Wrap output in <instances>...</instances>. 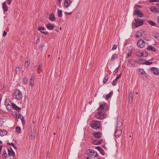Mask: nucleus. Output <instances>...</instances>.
Wrapping results in <instances>:
<instances>
[{
    "label": "nucleus",
    "instance_id": "f257e3e1",
    "mask_svg": "<svg viewBox=\"0 0 159 159\" xmlns=\"http://www.w3.org/2000/svg\"><path fill=\"white\" fill-rule=\"evenodd\" d=\"M104 109V107L103 105L102 104L100 105L98 109V111L95 116V117L96 118L98 119H102L104 118V114L103 111Z\"/></svg>",
    "mask_w": 159,
    "mask_h": 159
},
{
    "label": "nucleus",
    "instance_id": "f03ea898",
    "mask_svg": "<svg viewBox=\"0 0 159 159\" xmlns=\"http://www.w3.org/2000/svg\"><path fill=\"white\" fill-rule=\"evenodd\" d=\"M21 92L18 89H16L14 91L13 97L14 98L17 100L20 99L22 97Z\"/></svg>",
    "mask_w": 159,
    "mask_h": 159
},
{
    "label": "nucleus",
    "instance_id": "7ed1b4c3",
    "mask_svg": "<svg viewBox=\"0 0 159 159\" xmlns=\"http://www.w3.org/2000/svg\"><path fill=\"white\" fill-rule=\"evenodd\" d=\"M101 121L97 120H93L92 121L91 126L93 129L97 130L101 128V125H100Z\"/></svg>",
    "mask_w": 159,
    "mask_h": 159
},
{
    "label": "nucleus",
    "instance_id": "20e7f679",
    "mask_svg": "<svg viewBox=\"0 0 159 159\" xmlns=\"http://www.w3.org/2000/svg\"><path fill=\"white\" fill-rule=\"evenodd\" d=\"M134 21L135 27H139L142 25L143 24V21L141 19H139L138 18L135 19Z\"/></svg>",
    "mask_w": 159,
    "mask_h": 159
},
{
    "label": "nucleus",
    "instance_id": "39448f33",
    "mask_svg": "<svg viewBox=\"0 0 159 159\" xmlns=\"http://www.w3.org/2000/svg\"><path fill=\"white\" fill-rule=\"evenodd\" d=\"M146 43H147L145 41L140 39L138 41L137 44L139 48H142L144 47Z\"/></svg>",
    "mask_w": 159,
    "mask_h": 159
},
{
    "label": "nucleus",
    "instance_id": "423d86ee",
    "mask_svg": "<svg viewBox=\"0 0 159 159\" xmlns=\"http://www.w3.org/2000/svg\"><path fill=\"white\" fill-rule=\"evenodd\" d=\"M144 32L143 31L140 30L137 31L135 36L136 38H139L140 37H144Z\"/></svg>",
    "mask_w": 159,
    "mask_h": 159
},
{
    "label": "nucleus",
    "instance_id": "0eeeda50",
    "mask_svg": "<svg viewBox=\"0 0 159 159\" xmlns=\"http://www.w3.org/2000/svg\"><path fill=\"white\" fill-rule=\"evenodd\" d=\"M46 29L45 28L42 26H39L38 27V30L41 33L45 35H47L48 34V32L42 31V30H44Z\"/></svg>",
    "mask_w": 159,
    "mask_h": 159
},
{
    "label": "nucleus",
    "instance_id": "6e6552de",
    "mask_svg": "<svg viewBox=\"0 0 159 159\" xmlns=\"http://www.w3.org/2000/svg\"><path fill=\"white\" fill-rule=\"evenodd\" d=\"M152 72L155 75H159V69L156 67H152L151 68Z\"/></svg>",
    "mask_w": 159,
    "mask_h": 159
},
{
    "label": "nucleus",
    "instance_id": "1a4fd4ad",
    "mask_svg": "<svg viewBox=\"0 0 159 159\" xmlns=\"http://www.w3.org/2000/svg\"><path fill=\"white\" fill-rule=\"evenodd\" d=\"M72 2V0H65L64 6L66 8L68 7Z\"/></svg>",
    "mask_w": 159,
    "mask_h": 159
},
{
    "label": "nucleus",
    "instance_id": "9d476101",
    "mask_svg": "<svg viewBox=\"0 0 159 159\" xmlns=\"http://www.w3.org/2000/svg\"><path fill=\"white\" fill-rule=\"evenodd\" d=\"M90 152V153L92 154L93 153H95V155H93V157H98V154L97 152H95L92 149H90L89 150H87V152Z\"/></svg>",
    "mask_w": 159,
    "mask_h": 159
},
{
    "label": "nucleus",
    "instance_id": "9b49d317",
    "mask_svg": "<svg viewBox=\"0 0 159 159\" xmlns=\"http://www.w3.org/2000/svg\"><path fill=\"white\" fill-rule=\"evenodd\" d=\"M134 12L135 13L138 15V16L139 17H142L143 14L142 11H139L138 8H136L134 11Z\"/></svg>",
    "mask_w": 159,
    "mask_h": 159
},
{
    "label": "nucleus",
    "instance_id": "f8f14e48",
    "mask_svg": "<svg viewBox=\"0 0 159 159\" xmlns=\"http://www.w3.org/2000/svg\"><path fill=\"white\" fill-rule=\"evenodd\" d=\"M122 123L120 122H118L116 124V129L115 130H121L122 129Z\"/></svg>",
    "mask_w": 159,
    "mask_h": 159
},
{
    "label": "nucleus",
    "instance_id": "ddd939ff",
    "mask_svg": "<svg viewBox=\"0 0 159 159\" xmlns=\"http://www.w3.org/2000/svg\"><path fill=\"white\" fill-rule=\"evenodd\" d=\"M121 134V131L120 130H115V137L116 138H119Z\"/></svg>",
    "mask_w": 159,
    "mask_h": 159
},
{
    "label": "nucleus",
    "instance_id": "4468645a",
    "mask_svg": "<svg viewBox=\"0 0 159 159\" xmlns=\"http://www.w3.org/2000/svg\"><path fill=\"white\" fill-rule=\"evenodd\" d=\"M102 142V139H94L93 141V144L95 145H99Z\"/></svg>",
    "mask_w": 159,
    "mask_h": 159
},
{
    "label": "nucleus",
    "instance_id": "2eb2a0df",
    "mask_svg": "<svg viewBox=\"0 0 159 159\" xmlns=\"http://www.w3.org/2000/svg\"><path fill=\"white\" fill-rule=\"evenodd\" d=\"M150 10L151 11L154 13H159V10H158V9L156 7H151L150 8Z\"/></svg>",
    "mask_w": 159,
    "mask_h": 159
},
{
    "label": "nucleus",
    "instance_id": "dca6fc26",
    "mask_svg": "<svg viewBox=\"0 0 159 159\" xmlns=\"http://www.w3.org/2000/svg\"><path fill=\"white\" fill-rule=\"evenodd\" d=\"M11 106L12 107L13 109H14L15 110L17 111H20L21 109L19 107L14 103H12L11 104Z\"/></svg>",
    "mask_w": 159,
    "mask_h": 159
},
{
    "label": "nucleus",
    "instance_id": "f3484780",
    "mask_svg": "<svg viewBox=\"0 0 159 159\" xmlns=\"http://www.w3.org/2000/svg\"><path fill=\"white\" fill-rule=\"evenodd\" d=\"M49 19L52 21H54L56 20V18L53 13L51 14L49 17Z\"/></svg>",
    "mask_w": 159,
    "mask_h": 159
},
{
    "label": "nucleus",
    "instance_id": "a211bd4d",
    "mask_svg": "<svg viewBox=\"0 0 159 159\" xmlns=\"http://www.w3.org/2000/svg\"><path fill=\"white\" fill-rule=\"evenodd\" d=\"M93 136L96 138H100L101 136V134L100 132H96L93 134Z\"/></svg>",
    "mask_w": 159,
    "mask_h": 159
},
{
    "label": "nucleus",
    "instance_id": "6ab92c4d",
    "mask_svg": "<svg viewBox=\"0 0 159 159\" xmlns=\"http://www.w3.org/2000/svg\"><path fill=\"white\" fill-rule=\"evenodd\" d=\"M2 8L4 12L7 11L8 10V7L6 5L5 2H4L2 4Z\"/></svg>",
    "mask_w": 159,
    "mask_h": 159
},
{
    "label": "nucleus",
    "instance_id": "aec40b11",
    "mask_svg": "<svg viewBox=\"0 0 159 159\" xmlns=\"http://www.w3.org/2000/svg\"><path fill=\"white\" fill-rule=\"evenodd\" d=\"M153 36L157 39H159V33L157 32H154L152 33Z\"/></svg>",
    "mask_w": 159,
    "mask_h": 159
},
{
    "label": "nucleus",
    "instance_id": "412c9836",
    "mask_svg": "<svg viewBox=\"0 0 159 159\" xmlns=\"http://www.w3.org/2000/svg\"><path fill=\"white\" fill-rule=\"evenodd\" d=\"M46 27L47 29L50 30H52L54 28V26L50 23H48L46 25Z\"/></svg>",
    "mask_w": 159,
    "mask_h": 159
},
{
    "label": "nucleus",
    "instance_id": "4be33fe9",
    "mask_svg": "<svg viewBox=\"0 0 159 159\" xmlns=\"http://www.w3.org/2000/svg\"><path fill=\"white\" fill-rule=\"evenodd\" d=\"M7 131L5 130H0V135L3 136L6 135L7 134Z\"/></svg>",
    "mask_w": 159,
    "mask_h": 159
},
{
    "label": "nucleus",
    "instance_id": "5701e85b",
    "mask_svg": "<svg viewBox=\"0 0 159 159\" xmlns=\"http://www.w3.org/2000/svg\"><path fill=\"white\" fill-rule=\"evenodd\" d=\"M147 50L149 51H153L156 52V49L153 46H149L147 48Z\"/></svg>",
    "mask_w": 159,
    "mask_h": 159
},
{
    "label": "nucleus",
    "instance_id": "b1692460",
    "mask_svg": "<svg viewBox=\"0 0 159 159\" xmlns=\"http://www.w3.org/2000/svg\"><path fill=\"white\" fill-rule=\"evenodd\" d=\"M109 75L108 74H107L106 75V76L104 78V79L103 80V82L104 84H105V83H106V82H107L108 79H109Z\"/></svg>",
    "mask_w": 159,
    "mask_h": 159
},
{
    "label": "nucleus",
    "instance_id": "393cba45",
    "mask_svg": "<svg viewBox=\"0 0 159 159\" xmlns=\"http://www.w3.org/2000/svg\"><path fill=\"white\" fill-rule=\"evenodd\" d=\"M132 90H131V91L129 95V101H130L132 102L133 100V95L132 92H131Z\"/></svg>",
    "mask_w": 159,
    "mask_h": 159
},
{
    "label": "nucleus",
    "instance_id": "a878e982",
    "mask_svg": "<svg viewBox=\"0 0 159 159\" xmlns=\"http://www.w3.org/2000/svg\"><path fill=\"white\" fill-rule=\"evenodd\" d=\"M117 57L118 56L116 54H113L112 56V57L111 58V61H113L114 60L117 58Z\"/></svg>",
    "mask_w": 159,
    "mask_h": 159
},
{
    "label": "nucleus",
    "instance_id": "bb28decb",
    "mask_svg": "<svg viewBox=\"0 0 159 159\" xmlns=\"http://www.w3.org/2000/svg\"><path fill=\"white\" fill-rule=\"evenodd\" d=\"M62 11L61 10H59V9H58L57 15L58 17H61L62 16Z\"/></svg>",
    "mask_w": 159,
    "mask_h": 159
},
{
    "label": "nucleus",
    "instance_id": "cd10ccee",
    "mask_svg": "<svg viewBox=\"0 0 159 159\" xmlns=\"http://www.w3.org/2000/svg\"><path fill=\"white\" fill-rule=\"evenodd\" d=\"M147 22L149 24L152 26H155L156 25V23L152 21L148 20Z\"/></svg>",
    "mask_w": 159,
    "mask_h": 159
},
{
    "label": "nucleus",
    "instance_id": "c85d7f7f",
    "mask_svg": "<svg viewBox=\"0 0 159 159\" xmlns=\"http://www.w3.org/2000/svg\"><path fill=\"white\" fill-rule=\"evenodd\" d=\"M119 67H120V66H119L117 67L115 69V70L113 71V75H116V73H117V72L118 71V70L119 68Z\"/></svg>",
    "mask_w": 159,
    "mask_h": 159
},
{
    "label": "nucleus",
    "instance_id": "c756f323",
    "mask_svg": "<svg viewBox=\"0 0 159 159\" xmlns=\"http://www.w3.org/2000/svg\"><path fill=\"white\" fill-rule=\"evenodd\" d=\"M118 80V79L116 78L115 79H114L112 83V84L114 86H115L117 84V81Z\"/></svg>",
    "mask_w": 159,
    "mask_h": 159
},
{
    "label": "nucleus",
    "instance_id": "7c9ffc66",
    "mask_svg": "<svg viewBox=\"0 0 159 159\" xmlns=\"http://www.w3.org/2000/svg\"><path fill=\"white\" fill-rule=\"evenodd\" d=\"M149 60H148L144 62L143 64L146 65H150L152 63V62H149Z\"/></svg>",
    "mask_w": 159,
    "mask_h": 159
},
{
    "label": "nucleus",
    "instance_id": "2f4dec72",
    "mask_svg": "<svg viewBox=\"0 0 159 159\" xmlns=\"http://www.w3.org/2000/svg\"><path fill=\"white\" fill-rule=\"evenodd\" d=\"M23 83L24 84H26L28 83L27 79L26 77H25L23 79Z\"/></svg>",
    "mask_w": 159,
    "mask_h": 159
},
{
    "label": "nucleus",
    "instance_id": "473e14b6",
    "mask_svg": "<svg viewBox=\"0 0 159 159\" xmlns=\"http://www.w3.org/2000/svg\"><path fill=\"white\" fill-rule=\"evenodd\" d=\"M21 131V129L20 127H17L16 128V131L18 133H20Z\"/></svg>",
    "mask_w": 159,
    "mask_h": 159
},
{
    "label": "nucleus",
    "instance_id": "72a5a7b5",
    "mask_svg": "<svg viewBox=\"0 0 159 159\" xmlns=\"http://www.w3.org/2000/svg\"><path fill=\"white\" fill-rule=\"evenodd\" d=\"M86 154L88 155L89 157H91V158H93V154H90V152H87V150H86Z\"/></svg>",
    "mask_w": 159,
    "mask_h": 159
},
{
    "label": "nucleus",
    "instance_id": "f704fd0d",
    "mask_svg": "<svg viewBox=\"0 0 159 159\" xmlns=\"http://www.w3.org/2000/svg\"><path fill=\"white\" fill-rule=\"evenodd\" d=\"M30 64V62L28 61H26L25 62V66L27 67H28L29 65Z\"/></svg>",
    "mask_w": 159,
    "mask_h": 159
},
{
    "label": "nucleus",
    "instance_id": "c9c22d12",
    "mask_svg": "<svg viewBox=\"0 0 159 159\" xmlns=\"http://www.w3.org/2000/svg\"><path fill=\"white\" fill-rule=\"evenodd\" d=\"M112 93V92H111L109 94H107L106 96V99H109L111 97Z\"/></svg>",
    "mask_w": 159,
    "mask_h": 159
},
{
    "label": "nucleus",
    "instance_id": "e433bc0d",
    "mask_svg": "<svg viewBox=\"0 0 159 159\" xmlns=\"http://www.w3.org/2000/svg\"><path fill=\"white\" fill-rule=\"evenodd\" d=\"M139 71L141 73V74L143 75H144L145 74V72L143 69H139Z\"/></svg>",
    "mask_w": 159,
    "mask_h": 159
},
{
    "label": "nucleus",
    "instance_id": "4c0bfd02",
    "mask_svg": "<svg viewBox=\"0 0 159 159\" xmlns=\"http://www.w3.org/2000/svg\"><path fill=\"white\" fill-rule=\"evenodd\" d=\"M3 152L4 153V156H3V158H7V154L6 153V151H3Z\"/></svg>",
    "mask_w": 159,
    "mask_h": 159
},
{
    "label": "nucleus",
    "instance_id": "58836bf2",
    "mask_svg": "<svg viewBox=\"0 0 159 159\" xmlns=\"http://www.w3.org/2000/svg\"><path fill=\"white\" fill-rule=\"evenodd\" d=\"M134 62V60L132 59H129L128 60V62L130 63L131 64H133V62Z\"/></svg>",
    "mask_w": 159,
    "mask_h": 159
},
{
    "label": "nucleus",
    "instance_id": "ea45409f",
    "mask_svg": "<svg viewBox=\"0 0 159 159\" xmlns=\"http://www.w3.org/2000/svg\"><path fill=\"white\" fill-rule=\"evenodd\" d=\"M11 148V153H12V156H13V157H15V152H14L12 150V148Z\"/></svg>",
    "mask_w": 159,
    "mask_h": 159
},
{
    "label": "nucleus",
    "instance_id": "a19ab883",
    "mask_svg": "<svg viewBox=\"0 0 159 159\" xmlns=\"http://www.w3.org/2000/svg\"><path fill=\"white\" fill-rule=\"evenodd\" d=\"M16 73H20V68L18 66L17 67H16Z\"/></svg>",
    "mask_w": 159,
    "mask_h": 159
},
{
    "label": "nucleus",
    "instance_id": "79ce46f5",
    "mask_svg": "<svg viewBox=\"0 0 159 159\" xmlns=\"http://www.w3.org/2000/svg\"><path fill=\"white\" fill-rule=\"evenodd\" d=\"M11 149L10 150V149H8V154L9 156H11L12 155V153L11 152Z\"/></svg>",
    "mask_w": 159,
    "mask_h": 159
},
{
    "label": "nucleus",
    "instance_id": "37998d69",
    "mask_svg": "<svg viewBox=\"0 0 159 159\" xmlns=\"http://www.w3.org/2000/svg\"><path fill=\"white\" fill-rule=\"evenodd\" d=\"M99 152H100V153L102 155H104V153H105L104 151L102 149L100 151H99Z\"/></svg>",
    "mask_w": 159,
    "mask_h": 159
},
{
    "label": "nucleus",
    "instance_id": "c03bdc74",
    "mask_svg": "<svg viewBox=\"0 0 159 159\" xmlns=\"http://www.w3.org/2000/svg\"><path fill=\"white\" fill-rule=\"evenodd\" d=\"M117 46L116 45V44L114 45L112 47V50H114V49H116V48H117Z\"/></svg>",
    "mask_w": 159,
    "mask_h": 159
},
{
    "label": "nucleus",
    "instance_id": "a18cd8bd",
    "mask_svg": "<svg viewBox=\"0 0 159 159\" xmlns=\"http://www.w3.org/2000/svg\"><path fill=\"white\" fill-rule=\"evenodd\" d=\"M149 2H159V0H149Z\"/></svg>",
    "mask_w": 159,
    "mask_h": 159
},
{
    "label": "nucleus",
    "instance_id": "49530a36",
    "mask_svg": "<svg viewBox=\"0 0 159 159\" xmlns=\"http://www.w3.org/2000/svg\"><path fill=\"white\" fill-rule=\"evenodd\" d=\"M30 84L31 86L33 87L34 85L33 81H30Z\"/></svg>",
    "mask_w": 159,
    "mask_h": 159
},
{
    "label": "nucleus",
    "instance_id": "de8ad7c7",
    "mask_svg": "<svg viewBox=\"0 0 159 159\" xmlns=\"http://www.w3.org/2000/svg\"><path fill=\"white\" fill-rule=\"evenodd\" d=\"M22 123V124L23 125H24L25 124V122L24 120V119L22 118V120H21Z\"/></svg>",
    "mask_w": 159,
    "mask_h": 159
},
{
    "label": "nucleus",
    "instance_id": "09e8293b",
    "mask_svg": "<svg viewBox=\"0 0 159 159\" xmlns=\"http://www.w3.org/2000/svg\"><path fill=\"white\" fill-rule=\"evenodd\" d=\"M7 144L9 145H10V146H12V147L13 146H14V143H9V142H8L7 143Z\"/></svg>",
    "mask_w": 159,
    "mask_h": 159
},
{
    "label": "nucleus",
    "instance_id": "8fccbe9b",
    "mask_svg": "<svg viewBox=\"0 0 159 159\" xmlns=\"http://www.w3.org/2000/svg\"><path fill=\"white\" fill-rule=\"evenodd\" d=\"M19 118L21 120H22V118H23V119H24L23 116L21 114H19Z\"/></svg>",
    "mask_w": 159,
    "mask_h": 159
},
{
    "label": "nucleus",
    "instance_id": "3c124183",
    "mask_svg": "<svg viewBox=\"0 0 159 159\" xmlns=\"http://www.w3.org/2000/svg\"><path fill=\"white\" fill-rule=\"evenodd\" d=\"M43 65L42 63L40 64V65H39L38 67V69L40 70L41 69V68L42 67Z\"/></svg>",
    "mask_w": 159,
    "mask_h": 159
},
{
    "label": "nucleus",
    "instance_id": "603ef678",
    "mask_svg": "<svg viewBox=\"0 0 159 159\" xmlns=\"http://www.w3.org/2000/svg\"><path fill=\"white\" fill-rule=\"evenodd\" d=\"M96 148L99 151H101L102 149L99 146L96 147Z\"/></svg>",
    "mask_w": 159,
    "mask_h": 159
},
{
    "label": "nucleus",
    "instance_id": "864d4df0",
    "mask_svg": "<svg viewBox=\"0 0 159 159\" xmlns=\"http://www.w3.org/2000/svg\"><path fill=\"white\" fill-rule=\"evenodd\" d=\"M7 34V32L6 31H4L3 33V36H5Z\"/></svg>",
    "mask_w": 159,
    "mask_h": 159
},
{
    "label": "nucleus",
    "instance_id": "5fc2aeb1",
    "mask_svg": "<svg viewBox=\"0 0 159 159\" xmlns=\"http://www.w3.org/2000/svg\"><path fill=\"white\" fill-rule=\"evenodd\" d=\"M34 77L33 75H32L31 76V78L30 79V81H33L34 80Z\"/></svg>",
    "mask_w": 159,
    "mask_h": 159
},
{
    "label": "nucleus",
    "instance_id": "6e6d98bb",
    "mask_svg": "<svg viewBox=\"0 0 159 159\" xmlns=\"http://www.w3.org/2000/svg\"><path fill=\"white\" fill-rule=\"evenodd\" d=\"M121 74L122 73H120L119 75L117 76L116 78L118 80L120 77Z\"/></svg>",
    "mask_w": 159,
    "mask_h": 159
},
{
    "label": "nucleus",
    "instance_id": "4d7b16f0",
    "mask_svg": "<svg viewBox=\"0 0 159 159\" xmlns=\"http://www.w3.org/2000/svg\"><path fill=\"white\" fill-rule=\"evenodd\" d=\"M11 2V0H7V4H10Z\"/></svg>",
    "mask_w": 159,
    "mask_h": 159
},
{
    "label": "nucleus",
    "instance_id": "13d9d810",
    "mask_svg": "<svg viewBox=\"0 0 159 159\" xmlns=\"http://www.w3.org/2000/svg\"><path fill=\"white\" fill-rule=\"evenodd\" d=\"M64 13L65 14H68V15H70L71 13V12H64Z\"/></svg>",
    "mask_w": 159,
    "mask_h": 159
},
{
    "label": "nucleus",
    "instance_id": "bf43d9fd",
    "mask_svg": "<svg viewBox=\"0 0 159 159\" xmlns=\"http://www.w3.org/2000/svg\"><path fill=\"white\" fill-rule=\"evenodd\" d=\"M143 61V59H140L139 61V63L142 64V63L140 62L141 61Z\"/></svg>",
    "mask_w": 159,
    "mask_h": 159
},
{
    "label": "nucleus",
    "instance_id": "052dcab7",
    "mask_svg": "<svg viewBox=\"0 0 159 159\" xmlns=\"http://www.w3.org/2000/svg\"><path fill=\"white\" fill-rule=\"evenodd\" d=\"M30 139H34V136L31 135L30 136Z\"/></svg>",
    "mask_w": 159,
    "mask_h": 159
},
{
    "label": "nucleus",
    "instance_id": "680f3d73",
    "mask_svg": "<svg viewBox=\"0 0 159 159\" xmlns=\"http://www.w3.org/2000/svg\"><path fill=\"white\" fill-rule=\"evenodd\" d=\"M40 41V39L39 38H38L37 39V40L36 43H38Z\"/></svg>",
    "mask_w": 159,
    "mask_h": 159
},
{
    "label": "nucleus",
    "instance_id": "e2e57ef3",
    "mask_svg": "<svg viewBox=\"0 0 159 159\" xmlns=\"http://www.w3.org/2000/svg\"><path fill=\"white\" fill-rule=\"evenodd\" d=\"M19 115H18L17 114H16V118H19Z\"/></svg>",
    "mask_w": 159,
    "mask_h": 159
},
{
    "label": "nucleus",
    "instance_id": "0e129e2a",
    "mask_svg": "<svg viewBox=\"0 0 159 159\" xmlns=\"http://www.w3.org/2000/svg\"><path fill=\"white\" fill-rule=\"evenodd\" d=\"M2 147V146H0V154L1 153Z\"/></svg>",
    "mask_w": 159,
    "mask_h": 159
},
{
    "label": "nucleus",
    "instance_id": "69168bd1",
    "mask_svg": "<svg viewBox=\"0 0 159 159\" xmlns=\"http://www.w3.org/2000/svg\"><path fill=\"white\" fill-rule=\"evenodd\" d=\"M62 0H58V2L59 4H60L61 2V1Z\"/></svg>",
    "mask_w": 159,
    "mask_h": 159
},
{
    "label": "nucleus",
    "instance_id": "338daca9",
    "mask_svg": "<svg viewBox=\"0 0 159 159\" xmlns=\"http://www.w3.org/2000/svg\"><path fill=\"white\" fill-rule=\"evenodd\" d=\"M157 22L158 24H159V16H158L157 20Z\"/></svg>",
    "mask_w": 159,
    "mask_h": 159
},
{
    "label": "nucleus",
    "instance_id": "774afa93",
    "mask_svg": "<svg viewBox=\"0 0 159 159\" xmlns=\"http://www.w3.org/2000/svg\"><path fill=\"white\" fill-rule=\"evenodd\" d=\"M90 157L89 156V157H87V159H92L91 158H90Z\"/></svg>",
    "mask_w": 159,
    "mask_h": 159
}]
</instances>
